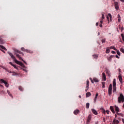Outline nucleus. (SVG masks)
<instances>
[{
  "instance_id": "obj_1",
  "label": "nucleus",
  "mask_w": 124,
  "mask_h": 124,
  "mask_svg": "<svg viewBox=\"0 0 124 124\" xmlns=\"http://www.w3.org/2000/svg\"><path fill=\"white\" fill-rule=\"evenodd\" d=\"M13 50L15 52V54L16 55V57H17V58H18V59H19V60H20L21 61H22L24 63H25V64H27V62L24 61L23 59L22 58V57L20 56V55H19V54H20V55L24 56V53H23L22 51H20L16 48H14Z\"/></svg>"
},
{
  "instance_id": "obj_2",
  "label": "nucleus",
  "mask_w": 124,
  "mask_h": 124,
  "mask_svg": "<svg viewBox=\"0 0 124 124\" xmlns=\"http://www.w3.org/2000/svg\"><path fill=\"white\" fill-rule=\"evenodd\" d=\"M8 55H9V56H10V57H11L12 59H13V60H14L15 62H16V63H17V64H20V63L21 62L18 61V60H17L16 59V58L15 57V56H14V55H13V54H12L11 52L8 51Z\"/></svg>"
},
{
  "instance_id": "obj_3",
  "label": "nucleus",
  "mask_w": 124,
  "mask_h": 124,
  "mask_svg": "<svg viewBox=\"0 0 124 124\" xmlns=\"http://www.w3.org/2000/svg\"><path fill=\"white\" fill-rule=\"evenodd\" d=\"M118 103H124V95L122 93L120 94V96L118 97Z\"/></svg>"
},
{
  "instance_id": "obj_4",
  "label": "nucleus",
  "mask_w": 124,
  "mask_h": 124,
  "mask_svg": "<svg viewBox=\"0 0 124 124\" xmlns=\"http://www.w3.org/2000/svg\"><path fill=\"white\" fill-rule=\"evenodd\" d=\"M21 50L22 51V52H26V53H29L30 54L33 53V51L31 50L26 49L24 47L21 48Z\"/></svg>"
},
{
  "instance_id": "obj_5",
  "label": "nucleus",
  "mask_w": 124,
  "mask_h": 124,
  "mask_svg": "<svg viewBox=\"0 0 124 124\" xmlns=\"http://www.w3.org/2000/svg\"><path fill=\"white\" fill-rule=\"evenodd\" d=\"M108 95H111L112 94V84H109L108 89Z\"/></svg>"
},
{
  "instance_id": "obj_6",
  "label": "nucleus",
  "mask_w": 124,
  "mask_h": 124,
  "mask_svg": "<svg viewBox=\"0 0 124 124\" xmlns=\"http://www.w3.org/2000/svg\"><path fill=\"white\" fill-rule=\"evenodd\" d=\"M114 6L115 9L117 10H119V9H120V7H119V3H118V2H114Z\"/></svg>"
},
{
  "instance_id": "obj_7",
  "label": "nucleus",
  "mask_w": 124,
  "mask_h": 124,
  "mask_svg": "<svg viewBox=\"0 0 124 124\" xmlns=\"http://www.w3.org/2000/svg\"><path fill=\"white\" fill-rule=\"evenodd\" d=\"M0 81H1V82H2V83H3L4 84H5V86H6V87H8V86H7V85H8V83H7V82H6V81H5L4 80H3V79H0Z\"/></svg>"
},
{
  "instance_id": "obj_8",
  "label": "nucleus",
  "mask_w": 124,
  "mask_h": 124,
  "mask_svg": "<svg viewBox=\"0 0 124 124\" xmlns=\"http://www.w3.org/2000/svg\"><path fill=\"white\" fill-rule=\"evenodd\" d=\"M113 58H115V55H111L108 58V62H111Z\"/></svg>"
},
{
  "instance_id": "obj_9",
  "label": "nucleus",
  "mask_w": 124,
  "mask_h": 124,
  "mask_svg": "<svg viewBox=\"0 0 124 124\" xmlns=\"http://www.w3.org/2000/svg\"><path fill=\"white\" fill-rule=\"evenodd\" d=\"M92 113L94 114V115H97L98 114L97 111H96V110H95V109L93 108L92 109Z\"/></svg>"
},
{
  "instance_id": "obj_10",
  "label": "nucleus",
  "mask_w": 124,
  "mask_h": 124,
  "mask_svg": "<svg viewBox=\"0 0 124 124\" xmlns=\"http://www.w3.org/2000/svg\"><path fill=\"white\" fill-rule=\"evenodd\" d=\"M79 112H80V110H79V109H77L74 111V115H78Z\"/></svg>"
},
{
  "instance_id": "obj_11",
  "label": "nucleus",
  "mask_w": 124,
  "mask_h": 124,
  "mask_svg": "<svg viewBox=\"0 0 124 124\" xmlns=\"http://www.w3.org/2000/svg\"><path fill=\"white\" fill-rule=\"evenodd\" d=\"M114 108L116 112H120V108H119V107H117V106H115Z\"/></svg>"
},
{
  "instance_id": "obj_12",
  "label": "nucleus",
  "mask_w": 124,
  "mask_h": 124,
  "mask_svg": "<svg viewBox=\"0 0 124 124\" xmlns=\"http://www.w3.org/2000/svg\"><path fill=\"white\" fill-rule=\"evenodd\" d=\"M91 120H92V116L91 115H89L87 118V122H88V123H90Z\"/></svg>"
},
{
  "instance_id": "obj_13",
  "label": "nucleus",
  "mask_w": 124,
  "mask_h": 124,
  "mask_svg": "<svg viewBox=\"0 0 124 124\" xmlns=\"http://www.w3.org/2000/svg\"><path fill=\"white\" fill-rule=\"evenodd\" d=\"M113 124H119V121L116 119H114L113 121Z\"/></svg>"
},
{
  "instance_id": "obj_14",
  "label": "nucleus",
  "mask_w": 124,
  "mask_h": 124,
  "mask_svg": "<svg viewBox=\"0 0 124 124\" xmlns=\"http://www.w3.org/2000/svg\"><path fill=\"white\" fill-rule=\"evenodd\" d=\"M102 76L104 79V81H106V75H105V73H102Z\"/></svg>"
},
{
  "instance_id": "obj_15",
  "label": "nucleus",
  "mask_w": 124,
  "mask_h": 124,
  "mask_svg": "<svg viewBox=\"0 0 124 124\" xmlns=\"http://www.w3.org/2000/svg\"><path fill=\"white\" fill-rule=\"evenodd\" d=\"M93 81H94V82L95 83H98L99 82V80L96 78H93Z\"/></svg>"
},
{
  "instance_id": "obj_16",
  "label": "nucleus",
  "mask_w": 124,
  "mask_h": 124,
  "mask_svg": "<svg viewBox=\"0 0 124 124\" xmlns=\"http://www.w3.org/2000/svg\"><path fill=\"white\" fill-rule=\"evenodd\" d=\"M110 109L111 110V112H112L113 114H115V110H114V108L113 106L110 107Z\"/></svg>"
},
{
  "instance_id": "obj_17",
  "label": "nucleus",
  "mask_w": 124,
  "mask_h": 124,
  "mask_svg": "<svg viewBox=\"0 0 124 124\" xmlns=\"http://www.w3.org/2000/svg\"><path fill=\"white\" fill-rule=\"evenodd\" d=\"M113 87H116L117 86V84L116 83V79H113Z\"/></svg>"
},
{
  "instance_id": "obj_18",
  "label": "nucleus",
  "mask_w": 124,
  "mask_h": 124,
  "mask_svg": "<svg viewBox=\"0 0 124 124\" xmlns=\"http://www.w3.org/2000/svg\"><path fill=\"white\" fill-rule=\"evenodd\" d=\"M106 53V54H109V53H110V47H107Z\"/></svg>"
},
{
  "instance_id": "obj_19",
  "label": "nucleus",
  "mask_w": 124,
  "mask_h": 124,
  "mask_svg": "<svg viewBox=\"0 0 124 124\" xmlns=\"http://www.w3.org/2000/svg\"><path fill=\"white\" fill-rule=\"evenodd\" d=\"M19 75V73H16L15 72H13V74H12L13 76H17Z\"/></svg>"
},
{
  "instance_id": "obj_20",
  "label": "nucleus",
  "mask_w": 124,
  "mask_h": 124,
  "mask_svg": "<svg viewBox=\"0 0 124 124\" xmlns=\"http://www.w3.org/2000/svg\"><path fill=\"white\" fill-rule=\"evenodd\" d=\"M19 65H20V66H22L23 68H26V66H25L24 63H23V62H20V63H19Z\"/></svg>"
},
{
  "instance_id": "obj_21",
  "label": "nucleus",
  "mask_w": 124,
  "mask_h": 124,
  "mask_svg": "<svg viewBox=\"0 0 124 124\" xmlns=\"http://www.w3.org/2000/svg\"><path fill=\"white\" fill-rule=\"evenodd\" d=\"M118 78L120 83H122L123 82V78H122V76L121 75H119L118 76Z\"/></svg>"
},
{
  "instance_id": "obj_22",
  "label": "nucleus",
  "mask_w": 124,
  "mask_h": 124,
  "mask_svg": "<svg viewBox=\"0 0 124 124\" xmlns=\"http://www.w3.org/2000/svg\"><path fill=\"white\" fill-rule=\"evenodd\" d=\"M91 95H92V94H91V93H90V92H88V93L86 94V97H89V96H91Z\"/></svg>"
},
{
  "instance_id": "obj_23",
  "label": "nucleus",
  "mask_w": 124,
  "mask_h": 124,
  "mask_svg": "<svg viewBox=\"0 0 124 124\" xmlns=\"http://www.w3.org/2000/svg\"><path fill=\"white\" fill-rule=\"evenodd\" d=\"M0 47H1V49H3V50H5L6 51H7L6 48H5V47L1 45H0Z\"/></svg>"
},
{
  "instance_id": "obj_24",
  "label": "nucleus",
  "mask_w": 124,
  "mask_h": 124,
  "mask_svg": "<svg viewBox=\"0 0 124 124\" xmlns=\"http://www.w3.org/2000/svg\"><path fill=\"white\" fill-rule=\"evenodd\" d=\"M86 108L87 109H89L90 108V103H87L86 104Z\"/></svg>"
},
{
  "instance_id": "obj_25",
  "label": "nucleus",
  "mask_w": 124,
  "mask_h": 124,
  "mask_svg": "<svg viewBox=\"0 0 124 124\" xmlns=\"http://www.w3.org/2000/svg\"><path fill=\"white\" fill-rule=\"evenodd\" d=\"M4 42H3V40L0 37V44H4Z\"/></svg>"
},
{
  "instance_id": "obj_26",
  "label": "nucleus",
  "mask_w": 124,
  "mask_h": 124,
  "mask_svg": "<svg viewBox=\"0 0 124 124\" xmlns=\"http://www.w3.org/2000/svg\"><path fill=\"white\" fill-rule=\"evenodd\" d=\"M108 17H109V18H110V22H112V15H111V14H109V13L108 14Z\"/></svg>"
},
{
  "instance_id": "obj_27",
  "label": "nucleus",
  "mask_w": 124,
  "mask_h": 124,
  "mask_svg": "<svg viewBox=\"0 0 124 124\" xmlns=\"http://www.w3.org/2000/svg\"><path fill=\"white\" fill-rule=\"evenodd\" d=\"M116 91H117V88L116 87H113V93H116Z\"/></svg>"
},
{
  "instance_id": "obj_28",
  "label": "nucleus",
  "mask_w": 124,
  "mask_h": 124,
  "mask_svg": "<svg viewBox=\"0 0 124 124\" xmlns=\"http://www.w3.org/2000/svg\"><path fill=\"white\" fill-rule=\"evenodd\" d=\"M93 58L94 59H97L98 58V55H97V54H94L93 55Z\"/></svg>"
},
{
  "instance_id": "obj_29",
  "label": "nucleus",
  "mask_w": 124,
  "mask_h": 124,
  "mask_svg": "<svg viewBox=\"0 0 124 124\" xmlns=\"http://www.w3.org/2000/svg\"><path fill=\"white\" fill-rule=\"evenodd\" d=\"M0 67H1V68H2L3 69H5V70H6L7 71V69L5 67H4V66L0 65Z\"/></svg>"
},
{
  "instance_id": "obj_30",
  "label": "nucleus",
  "mask_w": 124,
  "mask_h": 124,
  "mask_svg": "<svg viewBox=\"0 0 124 124\" xmlns=\"http://www.w3.org/2000/svg\"><path fill=\"white\" fill-rule=\"evenodd\" d=\"M109 48L110 49H113L115 51H117V48H116V47H115L114 46H110Z\"/></svg>"
},
{
  "instance_id": "obj_31",
  "label": "nucleus",
  "mask_w": 124,
  "mask_h": 124,
  "mask_svg": "<svg viewBox=\"0 0 124 124\" xmlns=\"http://www.w3.org/2000/svg\"><path fill=\"white\" fill-rule=\"evenodd\" d=\"M7 93H8V94H9V95H10L11 96V97H13L12 96V94L11 93H10V92H9V91L7 90Z\"/></svg>"
},
{
  "instance_id": "obj_32",
  "label": "nucleus",
  "mask_w": 124,
  "mask_h": 124,
  "mask_svg": "<svg viewBox=\"0 0 124 124\" xmlns=\"http://www.w3.org/2000/svg\"><path fill=\"white\" fill-rule=\"evenodd\" d=\"M86 86H90V81H89V80H87L86 81Z\"/></svg>"
},
{
  "instance_id": "obj_33",
  "label": "nucleus",
  "mask_w": 124,
  "mask_h": 124,
  "mask_svg": "<svg viewBox=\"0 0 124 124\" xmlns=\"http://www.w3.org/2000/svg\"><path fill=\"white\" fill-rule=\"evenodd\" d=\"M102 88L104 89V88H105V82H102Z\"/></svg>"
},
{
  "instance_id": "obj_34",
  "label": "nucleus",
  "mask_w": 124,
  "mask_h": 124,
  "mask_svg": "<svg viewBox=\"0 0 124 124\" xmlns=\"http://www.w3.org/2000/svg\"><path fill=\"white\" fill-rule=\"evenodd\" d=\"M18 89H19V91L23 92V87H22V86H19Z\"/></svg>"
},
{
  "instance_id": "obj_35",
  "label": "nucleus",
  "mask_w": 124,
  "mask_h": 124,
  "mask_svg": "<svg viewBox=\"0 0 124 124\" xmlns=\"http://www.w3.org/2000/svg\"><path fill=\"white\" fill-rule=\"evenodd\" d=\"M105 18V17L104 16V14H102V17H101V20H104V19Z\"/></svg>"
},
{
  "instance_id": "obj_36",
  "label": "nucleus",
  "mask_w": 124,
  "mask_h": 124,
  "mask_svg": "<svg viewBox=\"0 0 124 124\" xmlns=\"http://www.w3.org/2000/svg\"><path fill=\"white\" fill-rule=\"evenodd\" d=\"M106 41V39H102V43H105Z\"/></svg>"
},
{
  "instance_id": "obj_37",
  "label": "nucleus",
  "mask_w": 124,
  "mask_h": 124,
  "mask_svg": "<svg viewBox=\"0 0 124 124\" xmlns=\"http://www.w3.org/2000/svg\"><path fill=\"white\" fill-rule=\"evenodd\" d=\"M117 51V54L118 55V56H121V53L120 52V51L116 50Z\"/></svg>"
},
{
  "instance_id": "obj_38",
  "label": "nucleus",
  "mask_w": 124,
  "mask_h": 124,
  "mask_svg": "<svg viewBox=\"0 0 124 124\" xmlns=\"http://www.w3.org/2000/svg\"><path fill=\"white\" fill-rule=\"evenodd\" d=\"M89 87L88 86H86V89H85V92H88V90H89Z\"/></svg>"
},
{
  "instance_id": "obj_39",
  "label": "nucleus",
  "mask_w": 124,
  "mask_h": 124,
  "mask_svg": "<svg viewBox=\"0 0 124 124\" xmlns=\"http://www.w3.org/2000/svg\"><path fill=\"white\" fill-rule=\"evenodd\" d=\"M22 69L24 71H25L26 72H27V68L26 67H25V68H23Z\"/></svg>"
},
{
  "instance_id": "obj_40",
  "label": "nucleus",
  "mask_w": 124,
  "mask_h": 124,
  "mask_svg": "<svg viewBox=\"0 0 124 124\" xmlns=\"http://www.w3.org/2000/svg\"><path fill=\"white\" fill-rule=\"evenodd\" d=\"M90 81H91V82L92 83V84H93V78H90Z\"/></svg>"
},
{
  "instance_id": "obj_41",
  "label": "nucleus",
  "mask_w": 124,
  "mask_h": 124,
  "mask_svg": "<svg viewBox=\"0 0 124 124\" xmlns=\"http://www.w3.org/2000/svg\"><path fill=\"white\" fill-rule=\"evenodd\" d=\"M106 72L107 74L108 75V76H109V75H110V74H109V72H109V71L107 70V71H106Z\"/></svg>"
},
{
  "instance_id": "obj_42",
  "label": "nucleus",
  "mask_w": 124,
  "mask_h": 124,
  "mask_svg": "<svg viewBox=\"0 0 124 124\" xmlns=\"http://www.w3.org/2000/svg\"><path fill=\"white\" fill-rule=\"evenodd\" d=\"M97 99V97H95L94 98V102H96V99Z\"/></svg>"
},
{
  "instance_id": "obj_43",
  "label": "nucleus",
  "mask_w": 124,
  "mask_h": 124,
  "mask_svg": "<svg viewBox=\"0 0 124 124\" xmlns=\"http://www.w3.org/2000/svg\"><path fill=\"white\" fill-rule=\"evenodd\" d=\"M103 113L105 115L106 114V111H105V109L103 108Z\"/></svg>"
},
{
  "instance_id": "obj_44",
  "label": "nucleus",
  "mask_w": 124,
  "mask_h": 124,
  "mask_svg": "<svg viewBox=\"0 0 124 124\" xmlns=\"http://www.w3.org/2000/svg\"><path fill=\"white\" fill-rule=\"evenodd\" d=\"M9 63H10V64H11V65H12V66H13V65H14V64L12 63V62H10Z\"/></svg>"
},
{
  "instance_id": "obj_45",
  "label": "nucleus",
  "mask_w": 124,
  "mask_h": 124,
  "mask_svg": "<svg viewBox=\"0 0 124 124\" xmlns=\"http://www.w3.org/2000/svg\"><path fill=\"white\" fill-rule=\"evenodd\" d=\"M9 63H10V64H11V65H12V66H13V65H14V64L12 63V62H10Z\"/></svg>"
},
{
  "instance_id": "obj_46",
  "label": "nucleus",
  "mask_w": 124,
  "mask_h": 124,
  "mask_svg": "<svg viewBox=\"0 0 124 124\" xmlns=\"http://www.w3.org/2000/svg\"><path fill=\"white\" fill-rule=\"evenodd\" d=\"M106 113L108 114V115H109V110H107L106 111Z\"/></svg>"
},
{
  "instance_id": "obj_47",
  "label": "nucleus",
  "mask_w": 124,
  "mask_h": 124,
  "mask_svg": "<svg viewBox=\"0 0 124 124\" xmlns=\"http://www.w3.org/2000/svg\"><path fill=\"white\" fill-rule=\"evenodd\" d=\"M103 122H104V123H105V122H106V120L105 119V117L103 118Z\"/></svg>"
},
{
  "instance_id": "obj_48",
  "label": "nucleus",
  "mask_w": 124,
  "mask_h": 124,
  "mask_svg": "<svg viewBox=\"0 0 124 124\" xmlns=\"http://www.w3.org/2000/svg\"><path fill=\"white\" fill-rule=\"evenodd\" d=\"M112 54H116V52L114 51H111Z\"/></svg>"
},
{
  "instance_id": "obj_49",
  "label": "nucleus",
  "mask_w": 124,
  "mask_h": 124,
  "mask_svg": "<svg viewBox=\"0 0 124 124\" xmlns=\"http://www.w3.org/2000/svg\"><path fill=\"white\" fill-rule=\"evenodd\" d=\"M115 57L117 59H120V57L118 55H116Z\"/></svg>"
},
{
  "instance_id": "obj_50",
  "label": "nucleus",
  "mask_w": 124,
  "mask_h": 124,
  "mask_svg": "<svg viewBox=\"0 0 124 124\" xmlns=\"http://www.w3.org/2000/svg\"><path fill=\"white\" fill-rule=\"evenodd\" d=\"M13 66L15 68H17V66H16V65H13Z\"/></svg>"
},
{
  "instance_id": "obj_51",
  "label": "nucleus",
  "mask_w": 124,
  "mask_h": 124,
  "mask_svg": "<svg viewBox=\"0 0 124 124\" xmlns=\"http://www.w3.org/2000/svg\"><path fill=\"white\" fill-rule=\"evenodd\" d=\"M102 23H103V21L101 19V20H100V24H102Z\"/></svg>"
},
{
  "instance_id": "obj_52",
  "label": "nucleus",
  "mask_w": 124,
  "mask_h": 124,
  "mask_svg": "<svg viewBox=\"0 0 124 124\" xmlns=\"http://www.w3.org/2000/svg\"><path fill=\"white\" fill-rule=\"evenodd\" d=\"M98 96V93H97L96 94V95H95V97H97Z\"/></svg>"
},
{
  "instance_id": "obj_53",
  "label": "nucleus",
  "mask_w": 124,
  "mask_h": 124,
  "mask_svg": "<svg viewBox=\"0 0 124 124\" xmlns=\"http://www.w3.org/2000/svg\"><path fill=\"white\" fill-rule=\"evenodd\" d=\"M118 22H121V18H118Z\"/></svg>"
},
{
  "instance_id": "obj_54",
  "label": "nucleus",
  "mask_w": 124,
  "mask_h": 124,
  "mask_svg": "<svg viewBox=\"0 0 124 124\" xmlns=\"http://www.w3.org/2000/svg\"><path fill=\"white\" fill-rule=\"evenodd\" d=\"M118 19L121 18V16H120V15H118Z\"/></svg>"
},
{
  "instance_id": "obj_55",
  "label": "nucleus",
  "mask_w": 124,
  "mask_h": 124,
  "mask_svg": "<svg viewBox=\"0 0 124 124\" xmlns=\"http://www.w3.org/2000/svg\"><path fill=\"white\" fill-rule=\"evenodd\" d=\"M116 114H117V115H121V114L120 113H119V112H116Z\"/></svg>"
},
{
  "instance_id": "obj_56",
  "label": "nucleus",
  "mask_w": 124,
  "mask_h": 124,
  "mask_svg": "<svg viewBox=\"0 0 124 124\" xmlns=\"http://www.w3.org/2000/svg\"><path fill=\"white\" fill-rule=\"evenodd\" d=\"M0 88H3V86H2L1 84H0Z\"/></svg>"
},
{
  "instance_id": "obj_57",
  "label": "nucleus",
  "mask_w": 124,
  "mask_h": 124,
  "mask_svg": "<svg viewBox=\"0 0 124 124\" xmlns=\"http://www.w3.org/2000/svg\"><path fill=\"white\" fill-rule=\"evenodd\" d=\"M122 2H124V0H120Z\"/></svg>"
},
{
  "instance_id": "obj_58",
  "label": "nucleus",
  "mask_w": 124,
  "mask_h": 124,
  "mask_svg": "<svg viewBox=\"0 0 124 124\" xmlns=\"http://www.w3.org/2000/svg\"><path fill=\"white\" fill-rule=\"evenodd\" d=\"M99 27H100V28H102V24H100V25H99Z\"/></svg>"
},
{
  "instance_id": "obj_59",
  "label": "nucleus",
  "mask_w": 124,
  "mask_h": 124,
  "mask_svg": "<svg viewBox=\"0 0 124 124\" xmlns=\"http://www.w3.org/2000/svg\"><path fill=\"white\" fill-rule=\"evenodd\" d=\"M121 31H124V27H122Z\"/></svg>"
},
{
  "instance_id": "obj_60",
  "label": "nucleus",
  "mask_w": 124,
  "mask_h": 124,
  "mask_svg": "<svg viewBox=\"0 0 124 124\" xmlns=\"http://www.w3.org/2000/svg\"><path fill=\"white\" fill-rule=\"evenodd\" d=\"M78 97H79V98H81L82 96H81V95H79V96H78Z\"/></svg>"
},
{
  "instance_id": "obj_61",
  "label": "nucleus",
  "mask_w": 124,
  "mask_h": 124,
  "mask_svg": "<svg viewBox=\"0 0 124 124\" xmlns=\"http://www.w3.org/2000/svg\"><path fill=\"white\" fill-rule=\"evenodd\" d=\"M96 26H98V22H97V23H96Z\"/></svg>"
},
{
  "instance_id": "obj_62",
  "label": "nucleus",
  "mask_w": 124,
  "mask_h": 124,
  "mask_svg": "<svg viewBox=\"0 0 124 124\" xmlns=\"http://www.w3.org/2000/svg\"><path fill=\"white\" fill-rule=\"evenodd\" d=\"M122 122L124 124V119H122Z\"/></svg>"
},
{
  "instance_id": "obj_63",
  "label": "nucleus",
  "mask_w": 124,
  "mask_h": 124,
  "mask_svg": "<svg viewBox=\"0 0 124 124\" xmlns=\"http://www.w3.org/2000/svg\"><path fill=\"white\" fill-rule=\"evenodd\" d=\"M108 20H109V16H107Z\"/></svg>"
},
{
  "instance_id": "obj_64",
  "label": "nucleus",
  "mask_w": 124,
  "mask_h": 124,
  "mask_svg": "<svg viewBox=\"0 0 124 124\" xmlns=\"http://www.w3.org/2000/svg\"><path fill=\"white\" fill-rule=\"evenodd\" d=\"M115 118H117V114H115Z\"/></svg>"
}]
</instances>
